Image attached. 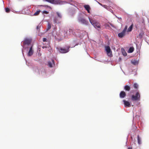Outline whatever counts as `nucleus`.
Listing matches in <instances>:
<instances>
[{
  "label": "nucleus",
  "instance_id": "nucleus-33",
  "mask_svg": "<svg viewBox=\"0 0 149 149\" xmlns=\"http://www.w3.org/2000/svg\"><path fill=\"white\" fill-rule=\"evenodd\" d=\"M102 6L103 7H104L105 8H106V7L107 6H106V5H103V6Z\"/></svg>",
  "mask_w": 149,
  "mask_h": 149
},
{
  "label": "nucleus",
  "instance_id": "nucleus-37",
  "mask_svg": "<svg viewBox=\"0 0 149 149\" xmlns=\"http://www.w3.org/2000/svg\"><path fill=\"white\" fill-rule=\"evenodd\" d=\"M127 149H132V147H129Z\"/></svg>",
  "mask_w": 149,
  "mask_h": 149
},
{
  "label": "nucleus",
  "instance_id": "nucleus-27",
  "mask_svg": "<svg viewBox=\"0 0 149 149\" xmlns=\"http://www.w3.org/2000/svg\"><path fill=\"white\" fill-rule=\"evenodd\" d=\"M127 26H125L124 29H123V31H123L124 32H125V33H126V31L127 30Z\"/></svg>",
  "mask_w": 149,
  "mask_h": 149
},
{
  "label": "nucleus",
  "instance_id": "nucleus-3",
  "mask_svg": "<svg viewBox=\"0 0 149 149\" xmlns=\"http://www.w3.org/2000/svg\"><path fill=\"white\" fill-rule=\"evenodd\" d=\"M84 15L83 14H80L79 15L78 17V21L81 24L88 25L89 24V22L84 18Z\"/></svg>",
  "mask_w": 149,
  "mask_h": 149
},
{
  "label": "nucleus",
  "instance_id": "nucleus-41",
  "mask_svg": "<svg viewBox=\"0 0 149 149\" xmlns=\"http://www.w3.org/2000/svg\"><path fill=\"white\" fill-rule=\"evenodd\" d=\"M77 45V44H76V45H75L74 46H73V47H75V45Z\"/></svg>",
  "mask_w": 149,
  "mask_h": 149
},
{
  "label": "nucleus",
  "instance_id": "nucleus-1",
  "mask_svg": "<svg viewBox=\"0 0 149 149\" xmlns=\"http://www.w3.org/2000/svg\"><path fill=\"white\" fill-rule=\"evenodd\" d=\"M31 39L30 38H25L24 40L21 42L22 46L23 47V49L22 50V54L24 56V52H29L27 53V56H32L33 53V51L32 49V46L31 43Z\"/></svg>",
  "mask_w": 149,
  "mask_h": 149
},
{
  "label": "nucleus",
  "instance_id": "nucleus-16",
  "mask_svg": "<svg viewBox=\"0 0 149 149\" xmlns=\"http://www.w3.org/2000/svg\"><path fill=\"white\" fill-rule=\"evenodd\" d=\"M144 32L141 31L139 33V34L138 36H137V38H141L144 35Z\"/></svg>",
  "mask_w": 149,
  "mask_h": 149
},
{
  "label": "nucleus",
  "instance_id": "nucleus-5",
  "mask_svg": "<svg viewBox=\"0 0 149 149\" xmlns=\"http://www.w3.org/2000/svg\"><path fill=\"white\" fill-rule=\"evenodd\" d=\"M140 95L139 92H137L135 95L132 96L131 99L132 101H139L140 100Z\"/></svg>",
  "mask_w": 149,
  "mask_h": 149
},
{
  "label": "nucleus",
  "instance_id": "nucleus-31",
  "mask_svg": "<svg viewBox=\"0 0 149 149\" xmlns=\"http://www.w3.org/2000/svg\"><path fill=\"white\" fill-rule=\"evenodd\" d=\"M41 25H38L37 27V30L39 29H40V28H41Z\"/></svg>",
  "mask_w": 149,
  "mask_h": 149
},
{
  "label": "nucleus",
  "instance_id": "nucleus-32",
  "mask_svg": "<svg viewBox=\"0 0 149 149\" xmlns=\"http://www.w3.org/2000/svg\"><path fill=\"white\" fill-rule=\"evenodd\" d=\"M110 25H111V26L112 27H113V28L114 27V26L113 24H111V23H110Z\"/></svg>",
  "mask_w": 149,
  "mask_h": 149
},
{
  "label": "nucleus",
  "instance_id": "nucleus-2",
  "mask_svg": "<svg viewBox=\"0 0 149 149\" xmlns=\"http://www.w3.org/2000/svg\"><path fill=\"white\" fill-rule=\"evenodd\" d=\"M68 2L66 1H62L61 0H43L50 3L55 4L63 5L66 3H70V5L76 7L77 5V3L73 0H67Z\"/></svg>",
  "mask_w": 149,
  "mask_h": 149
},
{
  "label": "nucleus",
  "instance_id": "nucleus-8",
  "mask_svg": "<svg viewBox=\"0 0 149 149\" xmlns=\"http://www.w3.org/2000/svg\"><path fill=\"white\" fill-rule=\"evenodd\" d=\"M74 30L73 29H70L68 31L66 34H67L68 36H69L71 34H75V32L74 31Z\"/></svg>",
  "mask_w": 149,
  "mask_h": 149
},
{
  "label": "nucleus",
  "instance_id": "nucleus-20",
  "mask_svg": "<svg viewBox=\"0 0 149 149\" xmlns=\"http://www.w3.org/2000/svg\"><path fill=\"white\" fill-rule=\"evenodd\" d=\"M51 27V24H50V23L49 22H48V25L47 26V28L46 29V31H48L49 30Z\"/></svg>",
  "mask_w": 149,
  "mask_h": 149
},
{
  "label": "nucleus",
  "instance_id": "nucleus-38",
  "mask_svg": "<svg viewBox=\"0 0 149 149\" xmlns=\"http://www.w3.org/2000/svg\"><path fill=\"white\" fill-rule=\"evenodd\" d=\"M98 3L101 6H103V5H102V4H101V3H99L98 2Z\"/></svg>",
  "mask_w": 149,
  "mask_h": 149
},
{
  "label": "nucleus",
  "instance_id": "nucleus-25",
  "mask_svg": "<svg viewBox=\"0 0 149 149\" xmlns=\"http://www.w3.org/2000/svg\"><path fill=\"white\" fill-rule=\"evenodd\" d=\"M56 14L58 15V17H59L60 18H61V17H62V15L61 14L58 12H56Z\"/></svg>",
  "mask_w": 149,
  "mask_h": 149
},
{
  "label": "nucleus",
  "instance_id": "nucleus-28",
  "mask_svg": "<svg viewBox=\"0 0 149 149\" xmlns=\"http://www.w3.org/2000/svg\"><path fill=\"white\" fill-rule=\"evenodd\" d=\"M10 9L8 8H5V11L6 13H8L10 11Z\"/></svg>",
  "mask_w": 149,
  "mask_h": 149
},
{
  "label": "nucleus",
  "instance_id": "nucleus-15",
  "mask_svg": "<svg viewBox=\"0 0 149 149\" xmlns=\"http://www.w3.org/2000/svg\"><path fill=\"white\" fill-rule=\"evenodd\" d=\"M130 89V86L126 85L124 87V89L126 91H129Z\"/></svg>",
  "mask_w": 149,
  "mask_h": 149
},
{
  "label": "nucleus",
  "instance_id": "nucleus-22",
  "mask_svg": "<svg viewBox=\"0 0 149 149\" xmlns=\"http://www.w3.org/2000/svg\"><path fill=\"white\" fill-rule=\"evenodd\" d=\"M132 29V25H131L130 26L128 29L127 30V32H130L131 31Z\"/></svg>",
  "mask_w": 149,
  "mask_h": 149
},
{
  "label": "nucleus",
  "instance_id": "nucleus-21",
  "mask_svg": "<svg viewBox=\"0 0 149 149\" xmlns=\"http://www.w3.org/2000/svg\"><path fill=\"white\" fill-rule=\"evenodd\" d=\"M137 140L138 144L139 145L141 144V140L140 139L139 135L137 136Z\"/></svg>",
  "mask_w": 149,
  "mask_h": 149
},
{
  "label": "nucleus",
  "instance_id": "nucleus-42",
  "mask_svg": "<svg viewBox=\"0 0 149 149\" xmlns=\"http://www.w3.org/2000/svg\"><path fill=\"white\" fill-rule=\"evenodd\" d=\"M65 37H66V36L65 35Z\"/></svg>",
  "mask_w": 149,
  "mask_h": 149
},
{
  "label": "nucleus",
  "instance_id": "nucleus-13",
  "mask_svg": "<svg viewBox=\"0 0 149 149\" xmlns=\"http://www.w3.org/2000/svg\"><path fill=\"white\" fill-rule=\"evenodd\" d=\"M131 63L134 65H137L139 63V60H133L131 61Z\"/></svg>",
  "mask_w": 149,
  "mask_h": 149
},
{
  "label": "nucleus",
  "instance_id": "nucleus-30",
  "mask_svg": "<svg viewBox=\"0 0 149 149\" xmlns=\"http://www.w3.org/2000/svg\"><path fill=\"white\" fill-rule=\"evenodd\" d=\"M47 39L45 38H43V41L44 42H47Z\"/></svg>",
  "mask_w": 149,
  "mask_h": 149
},
{
  "label": "nucleus",
  "instance_id": "nucleus-29",
  "mask_svg": "<svg viewBox=\"0 0 149 149\" xmlns=\"http://www.w3.org/2000/svg\"><path fill=\"white\" fill-rule=\"evenodd\" d=\"M42 13H45L46 14H47L49 13V12H48L47 11H46L44 10L42 11Z\"/></svg>",
  "mask_w": 149,
  "mask_h": 149
},
{
  "label": "nucleus",
  "instance_id": "nucleus-26",
  "mask_svg": "<svg viewBox=\"0 0 149 149\" xmlns=\"http://www.w3.org/2000/svg\"><path fill=\"white\" fill-rule=\"evenodd\" d=\"M127 26H125L124 29H123V31H123L124 32H125V33H126V31L127 30Z\"/></svg>",
  "mask_w": 149,
  "mask_h": 149
},
{
  "label": "nucleus",
  "instance_id": "nucleus-36",
  "mask_svg": "<svg viewBox=\"0 0 149 149\" xmlns=\"http://www.w3.org/2000/svg\"><path fill=\"white\" fill-rule=\"evenodd\" d=\"M42 48H47V47H46V46H43V47H42Z\"/></svg>",
  "mask_w": 149,
  "mask_h": 149
},
{
  "label": "nucleus",
  "instance_id": "nucleus-12",
  "mask_svg": "<svg viewBox=\"0 0 149 149\" xmlns=\"http://www.w3.org/2000/svg\"><path fill=\"white\" fill-rule=\"evenodd\" d=\"M125 33L123 31H122L121 32L118 34V36L120 38H122L125 36Z\"/></svg>",
  "mask_w": 149,
  "mask_h": 149
},
{
  "label": "nucleus",
  "instance_id": "nucleus-17",
  "mask_svg": "<svg viewBox=\"0 0 149 149\" xmlns=\"http://www.w3.org/2000/svg\"><path fill=\"white\" fill-rule=\"evenodd\" d=\"M121 51L122 53V54L124 56H127V54L126 52H125V50L124 49L121 48Z\"/></svg>",
  "mask_w": 149,
  "mask_h": 149
},
{
  "label": "nucleus",
  "instance_id": "nucleus-40",
  "mask_svg": "<svg viewBox=\"0 0 149 149\" xmlns=\"http://www.w3.org/2000/svg\"><path fill=\"white\" fill-rule=\"evenodd\" d=\"M25 61H26V64H27V61H26V60H25Z\"/></svg>",
  "mask_w": 149,
  "mask_h": 149
},
{
  "label": "nucleus",
  "instance_id": "nucleus-19",
  "mask_svg": "<svg viewBox=\"0 0 149 149\" xmlns=\"http://www.w3.org/2000/svg\"><path fill=\"white\" fill-rule=\"evenodd\" d=\"M134 50V48L133 47H130L128 50V52L129 53H132Z\"/></svg>",
  "mask_w": 149,
  "mask_h": 149
},
{
  "label": "nucleus",
  "instance_id": "nucleus-6",
  "mask_svg": "<svg viewBox=\"0 0 149 149\" xmlns=\"http://www.w3.org/2000/svg\"><path fill=\"white\" fill-rule=\"evenodd\" d=\"M70 47L68 46L67 47V48L66 49L59 47H57L56 48L57 50L59 51L60 53H65L69 52V49Z\"/></svg>",
  "mask_w": 149,
  "mask_h": 149
},
{
  "label": "nucleus",
  "instance_id": "nucleus-10",
  "mask_svg": "<svg viewBox=\"0 0 149 149\" xmlns=\"http://www.w3.org/2000/svg\"><path fill=\"white\" fill-rule=\"evenodd\" d=\"M126 95L125 92L123 91H121L120 93V97L121 98H125Z\"/></svg>",
  "mask_w": 149,
  "mask_h": 149
},
{
  "label": "nucleus",
  "instance_id": "nucleus-23",
  "mask_svg": "<svg viewBox=\"0 0 149 149\" xmlns=\"http://www.w3.org/2000/svg\"><path fill=\"white\" fill-rule=\"evenodd\" d=\"M40 12V10L37 11L33 15L34 16H36L38 15L39 14Z\"/></svg>",
  "mask_w": 149,
  "mask_h": 149
},
{
  "label": "nucleus",
  "instance_id": "nucleus-4",
  "mask_svg": "<svg viewBox=\"0 0 149 149\" xmlns=\"http://www.w3.org/2000/svg\"><path fill=\"white\" fill-rule=\"evenodd\" d=\"M89 19L90 22L96 29L99 30L101 28V25L96 20L90 19L89 17Z\"/></svg>",
  "mask_w": 149,
  "mask_h": 149
},
{
  "label": "nucleus",
  "instance_id": "nucleus-35",
  "mask_svg": "<svg viewBox=\"0 0 149 149\" xmlns=\"http://www.w3.org/2000/svg\"><path fill=\"white\" fill-rule=\"evenodd\" d=\"M115 16H116V17L117 18H119V19H121V17H120V18H119V17H117L116 16V15H115Z\"/></svg>",
  "mask_w": 149,
  "mask_h": 149
},
{
  "label": "nucleus",
  "instance_id": "nucleus-9",
  "mask_svg": "<svg viewBox=\"0 0 149 149\" xmlns=\"http://www.w3.org/2000/svg\"><path fill=\"white\" fill-rule=\"evenodd\" d=\"M123 102H124L125 107H130V103L129 102L125 100H123Z\"/></svg>",
  "mask_w": 149,
  "mask_h": 149
},
{
  "label": "nucleus",
  "instance_id": "nucleus-14",
  "mask_svg": "<svg viewBox=\"0 0 149 149\" xmlns=\"http://www.w3.org/2000/svg\"><path fill=\"white\" fill-rule=\"evenodd\" d=\"M84 7L86 10H87L88 12L89 13H90V7L88 5H85L84 6Z\"/></svg>",
  "mask_w": 149,
  "mask_h": 149
},
{
  "label": "nucleus",
  "instance_id": "nucleus-39",
  "mask_svg": "<svg viewBox=\"0 0 149 149\" xmlns=\"http://www.w3.org/2000/svg\"><path fill=\"white\" fill-rule=\"evenodd\" d=\"M121 58H120H120H119V61H120V60H121Z\"/></svg>",
  "mask_w": 149,
  "mask_h": 149
},
{
  "label": "nucleus",
  "instance_id": "nucleus-7",
  "mask_svg": "<svg viewBox=\"0 0 149 149\" xmlns=\"http://www.w3.org/2000/svg\"><path fill=\"white\" fill-rule=\"evenodd\" d=\"M105 50L107 52V55L109 57L112 56V54L111 51L110 47L109 46H107L105 47Z\"/></svg>",
  "mask_w": 149,
  "mask_h": 149
},
{
  "label": "nucleus",
  "instance_id": "nucleus-24",
  "mask_svg": "<svg viewBox=\"0 0 149 149\" xmlns=\"http://www.w3.org/2000/svg\"><path fill=\"white\" fill-rule=\"evenodd\" d=\"M134 87L136 89H137L138 88V85L136 83H135L134 84Z\"/></svg>",
  "mask_w": 149,
  "mask_h": 149
},
{
  "label": "nucleus",
  "instance_id": "nucleus-11",
  "mask_svg": "<svg viewBox=\"0 0 149 149\" xmlns=\"http://www.w3.org/2000/svg\"><path fill=\"white\" fill-rule=\"evenodd\" d=\"M48 63V66L51 68L52 67L53 65H54V62L53 60H52L51 61H49Z\"/></svg>",
  "mask_w": 149,
  "mask_h": 149
},
{
  "label": "nucleus",
  "instance_id": "nucleus-34",
  "mask_svg": "<svg viewBox=\"0 0 149 149\" xmlns=\"http://www.w3.org/2000/svg\"><path fill=\"white\" fill-rule=\"evenodd\" d=\"M40 6H43V7H46L47 6H43V5H40Z\"/></svg>",
  "mask_w": 149,
  "mask_h": 149
},
{
  "label": "nucleus",
  "instance_id": "nucleus-18",
  "mask_svg": "<svg viewBox=\"0 0 149 149\" xmlns=\"http://www.w3.org/2000/svg\"><path fill=\"white\" fill-rule=\"evenodd\" d=\"M54 22L55 23H59L60 21L56 17H54Z\"/></svg>",
  "mask_w": 149,
  "mask_h": 149
}]
</instances>
